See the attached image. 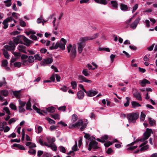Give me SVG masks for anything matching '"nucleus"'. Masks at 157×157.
Segmentation results:
<instances>
[{
	"instance_id": "nucleus-1",
	"label": "nucleus",
	"mask_w": 157,
	"mask_h": 157,
	"mask_svg": "<svg viewBox=\"0 0 157 157\" xmlns=\"http://www.w3.org/2000/svg\"><path fill=\"white\" fill-rule=\"evenodd\" d=\"M89 40L88 37H82L80 39L79 42L77 43L78 50L79 53H81L85 47L86 41Z\"/></svg>"
},
{
	"instance_id": "nucleus-2",
	"label": "nucleus",
	"mask_w": 157,
	"mask_h": 157,
	"mask_svg": "<svg viewBox=\"0 0 157 157\" xmlns=\"http://www.w3.org/2000/svg\"><path fill=\"white\" fill-rule=\"evenodd\" d=\"M80 126H81L80 128V130L82 131H83L86 128L87 124L86 123L84 124L83 122L81 120L76 122L75 124L70 125L69 128H70L76 127L79 128Z\"/></svg>"
},
{
	"instance_id": "nucleus-3",
	"label": "nucleus",
	"mask_w": 157,
	"mask_h": 157,
	"mask_svg": "<svg viewBox=\"0 0 157 157\" xmlns=\"http://www.w3.org/2000/svg\"><path fill=\"white\" fill-rule=\"evenodd\" d=\"M72 48L71 53H70V58L71 59H74L76 56V47L75 45L72 47V44H69L67 48V49L68 52L69 53L71 51V48Z\"/></svg>"
},
{
	"instance_id": "nucleus-4",
	"label": "nucleus",
	"mask_w": 157,
	"mask_h": 157,
	"mask_svg": "<svg viewBox=\"0 0 157 157\" xmlns=\"http://www.w3.org/2000/svg\"><path fill=\"white\" fill-rule=\"evenodd\" d=\"M139 116V114L137 113H131L128 114L127 118L129 122L134 123L136 122V120L138 118Z\"/></svg>"
},
{
	"instance_id": "nucleus-5",
	"label": "nucleus",
	"mask_w": 157,
	"mask_h": 157,
	"mask_svg": "<svg viewBox=\"0 0 157 157\" xmlns=\"http://www.w3.org/2000/svg\"><path fill=\"white\" fill-rule=\"evenodd\" d=\"M98 144V143L95 140L91 141L88 145V150L90 151L92 149L96 150L99 148Z\"/></svg>"
},
{
	"instance_id": "nucleus-6",
	"label": "nucleus",
	"mask_w": 157,
	"mask_h": 157,
	"mask_svg": "<svg viewBox=\"0 0 157 157\" xmlns=\"http://www.w3.org/2000/svg\"><path fill=\"white\" fill-rule=\"evenodd\" d=\"M153 132L151 129L147 128L145 132L143 134V137L144 140H147L151 136V134Z\"/></svg>"
},
{
	"instance_id": "nucleus-7",
	"label": "nucleus",
	"mask_w": 157,
	"mask_h": 157,
	"mask_svg": "<svg viewBox=\"0 0 157 157\" xmlns=\"http://www.w3.org/2000/svg\"><path fill=\"white\" fill-rule=\"evenodd\" d=\"M140 20V17H138L134 21L133 23L130 24V27L132 28L133 29H136Z\"/></svg>"
},
{
	"instance_id": "nucleus-8",
	"label": "nucleus",
	"mask_w": 157,
	"mask_h": 157,
	"mask_svg": "<svg viewBox=\"0 0 157 157\" xmlns=\"http://www.w3.org/2000/svg\"><path fill=\"white\" fill-rule=\"evenodd\" d=\"M53 61L52 58H48L46 59H44L41 61V63L43 66H45L46 64H48L52 63Z\"/></svg>"
},
{
	"instance_id": "nucleus-9",
	"label": "nucleus",
	"mask_w": 157,
	"mask_h": 157,
	"mask_svg": "<svg viewBox=\"0 0 157 157\" xmlns=\"http://www.w3.org/2000/svg\"><path fill=\"white\" fill-rule=\"evenodd\" d=\"M78 79L79 80H81L80 81L81 82H85L87 83H91L92 82L91 80L87 79L85 77L81 75H79L78 76Z\"/></svg>"
},
{
	"instance_id": "nucleus-10",
	"label": "nucleus",
	"mask_w": 157,
	"mask_h": 157,
	"mask_svg": "<svg viewBox=\"0 0 157 157\" xmlns=\"http://www.w3.org/2000/svg\"><path fill=\"white\" fill-rule=\"evenodd\" d=\"M28 58L27 60H23V64L25 65V64L27 63L28 62L32 63L34 62L35 60L34 57L31 56H30Z\"/></svg>"
},
{
	"instance_id": "nucleus-11",
	"label": "nucleus",
	"mask_w": 157,
	"mask_h": 157,
	"mask_svg": "<svg viewBox=\"0 0 157 157\" xmlns=\"http://www.w3.org/2000/svg\"><path fill=\"white\" fill-rule=\"evenodd\" d=\"M87 95L89 97H92L97 94L98 93L97 91L94 90H90L88 91H86Z\"/></svg>"
},
{
	"instance_id": "nucleus-12",
	"label": "nucleus",
	"mask_w": 157,
	"mask_h": 157,
	"mask_svg": "<svg viewBox=\"0 0 157 157\" xmlns=\"http://www.w3.org/2000/svg\"><path fill=\"white\" fill-rule=\"evenodd\" d=\"M61 41H62L63 44L59 43V47L61 49L64 50L65 49V45L67 43L66 40L63 38H62L61 39Z\"/></svg>"
},
{
	"instance_id": "nucleus-13",
	"label": "nucleus",
	"mask_w": 157,
	"mask_h": 157,
	"mask_svg": "<svg viewBox=\"0 0 157 157\" xmlns=\"http://www.w3.org/2000/svg\"><path fill=\"white\" fill-rule=\"evenodd\" d=\"M140 85L142 87L146 86V84H150V82L146 79L144 78L142 81H140Z\"/></svg>"
},
{
	"instance_id": "nucleus-14",
	"label": "nucleus",
	"mask_w": 157,
	"mask_h": 157,
	"mask_svg": "<svg viewBox=\"0 0 157 157\" xmlns=\"http://www.w3.org/2000/svg\"><path fill=\"white\" fill-rule=\"evenodd\" d=\"M17 49L19 52L25 53H27L25 46L22 45H19L17 47Z\"/></svg>"
},
{
	"instance_id": "nucleus-15",
	"label": "nucleus",
	"mask_w": 157,
	"mask_h": 157,
	"mask_svg": "<svg viewBox=\"0 0 157 157\" xmlns=\"http://www.w3.org/2000/svg\"><path fill=\"white\" fill-rule=\"evenodd\" d=\"M84 91L80 90L77 93V95L78 98L79 99H83L84 96Z\"/></svg>"
},
{
	"instance_id": "nucleus-16",
	"label": "nucleus",
	"mask_w": 157,
	"mask_h": 157,
	"mask_svg": "<svg viewBox=\"0 0 157 157\" xmlns=\"http://www.w3.org/2000/svg\"><path fill=\"white\" fill-rule=\"evenodd\" d=\"M12 147H16L19 149L21 150H25V147L22 145L19 144H14L12 146Z\"/></svg>"
},
{
	"instance_id": "nucleus-17",
	"label": "nucleus",
	"mask_w": 157,
	"mask_h": 157,
	"mask_svg": "<svg viewBox=\"0 0 157 157\" xmlns=\"http://www.w3.org/2000/svg\"><path fill=\"white\" fill-rule=\"evenodd\" d=\"M24 38V41L25 42V45L27 46H29L30 44H31L33 41L28 39L25 37H23Z\"/></svg>"
},
{
	"instance_id": "nucleus-18",
	"label": "nucleus",
	"mask_w": 157,
	"mask_h": 157,
	"mask_svg": "<svg viewBox=\"0 0 157 157\" xmlns=\"http://www.w3.org/2000/svg\"><path fill=\"white\" fill-rule=\"evenodd\" d=\"M131 104L132 108H135L136 107H141V105L138 102L134 101H132L131 102Z\"/></svg>"
},
{
	"instance_id": "nucleus-19",
	"label": "nucleus",
	"mask_w": 157,
	"mask_h": 157,
	"mask_svg": "<svg viewBox=\"0 0 157 157\" xmlns=\"http://www.w3.org/2000/svg\"><path fill=\"white\" fill-rule=\"evenodd\" d=\"M20 91H15L13 92V94L14 96L17 99H19L21 98Z\"/></svg>"
},
{
	"instance_id": "nucleus-20",
	"label": "nucleus",
	"mask_w": 157,
	"mask_h": 157,
	"mask_svg": "<svg viewBox=\"0 0 157 157\" xmlns=\"http://www.w3.org/2000/svg\"><path fill=\"white\" fill-rule=\"evenodd\" d=\"M20 37H21V36H17L16 37H14L13 38V42L16 45L19 44Z\"/></svg>"
},
{
	"instance_id": "nucleus-21",
	"label": "nucleus",
	"mask_w": 157,
	"mask_h": 157,
	"mask_svg": "<svg viewBox=\"0 0 157 157\" xmlns=\"http://www.w3.org/2000/svg\"><path fill=\"white\" fill-rule=\"evenodd\" d=\"M133 96L139 101L142 100L141 95L140 93H138L137 94L134 93L133 94Z\"/></svg>"
},
{
	"instance_id": "nucleus-22",
	"label": "nucleus",
	"mask_w": 157,
	"mask_h": 157,
	"mask_svg": "<svg viewBox=\"0 0 157 157\" xmlns=\"http://www.w3.org/2000/svg\"><path fill=\"white\" fill-rule=\"evenodd\" d=\"M1 94L4 96L5 97H7L8 95L9 92L6 90H1L0 91Z\"/></svg>"
},
{
	"instance_id": "nucleus-23",
	"label": "nucleus",
	"mask_w": 157,
	"mask_h": 157,
	"mask_svg": "<svg viewBox=\"0 0 157 157\" xmlns=\"http://www.w3.org/2000/svg\"><path fill=\"white\" fill-rule=\"evenodd\" d=\"M55 109L56 108L52 106L48 107L46 108V110L47 111L51 113H54L55 111Z\"/></svg>"
},
{
	"instance_id": "nucleus-24",
	"label": "nucleus",
	"mask_w": 157,
	"mask_h": 157,
	"mask_svg": "<svg viewBox=\"0 0 157 157\" xmlns=\"http://www.w3.org/2000/svg\"><path fill=\"white\" fill-rule=\"evenodd\" d=\"M95 2L104 5H106L107 2L106 0H94Z\"/></svg>"
},
{
	"instance_id": "nucleus-25",
	"label": "nucleus",
	"mask_w": 157,
	"mask_h": 157,
	"mask_svg": "<svg viewBox=\"0 0 157 157\" xmlns=\"http://www.w3.org/2000/svg\"><path fill=\"white\" fill-rule=\"evenodd\" d=\"M50 145L51 146V147H49L51 148L52 150L54 151H56L57 150V147L55 143H51Z\"/></svg>"
},
{
	"instance_id": "nucleus-26",
	"label": "nucleus",
	"mask_w": 157,
	"mask_h": 157,
	"mask_svg": "<svg viewBox=\"0 0 157 157\" xmlns=\"http://www.w3.org/2000/svg\"><path fill=\"white\" fill-rule=\"evenodd\" d=\"M148 121L149 124L151 126H153L154 124H156V121L155 120L152 119L151 117L149 118Z\"/></svg>"
},
{
	"instance_id": "nucleus-27",
	"label": "nucleus",
	"mask_w": 157,
	"mask_h": 157,
	"mask_svg": "<svg viewBox=\"0 0 157 157\" xmlns=\"http://www.w3.org/2000/svg\"><path fill=\"white\" fill-rule=\"evenodd\" d=\"M99 33H97L95 34H94L92 36H86L85 37H88L89 39V40H93L94 39L96 38H97L99 36Z\"/></svg>"
},
{
	"instance_id": "nucleus-28",
	"label": "nucleus",
	"mask_w": 157,
	"mask_h": 157,
	"mask_svg": "<svg viewBox=\"0 0 157 157\" xmlns=\"http://www.w3.org/2000/svg\"><path fill=\"white\" fill-rule=\"evenodd\" d=\"M121 9L123 10H126L128 9V7L127 5L121 3L120 4Z\"/></svg>"
},
{
	"instance_id": "nucleus-29",
	"label": "nucleus",
	"mask_w": 157,
	"mask_h": 157,
	"mask_svg": "<svg viewBox=\"0 0 157 157\" xmlns=\"http://www.w3.org/2000/svg\"><path fill=\"white\" fill-rule=\"evenodd\" d=\"M31 104L30 101V100H29L26 104V109L27 110H32V109L31 108Z\"/></svg>"
},
{
	"instance_id": "nucleus-30",
	"label": "nucleus",
	"mask_w": 157,
	"mask_h": 157,
	"mask_svg": "<svg viewBox=\"0 0 157 157\" xmlns=\"http://www.w3.org/2000/svg\"><path fill=\"white\" fill-rule=\"evenodd\" d=\"M3 53L5 58L7 59L9 58L10 55L8 54V52L5 49H3Z\"/></svg>"
},
{
	"instance_id": "nucleus-31",
	"label": "nucleus",
	"mask_w": 157,
	"mask_h": 157,
	"mask_svg": "<svg viewBox=\"0 0 157 157\" xmlns=\"http://www.w3.org/2000/svg\"><path fill=\"white\" fill-rule=\"evenodd\" d=\"M59 45V42H57L55 46H52L50 47V49L51 50L56 49H57Z\"/></svg>"
},
{
	"instance_id": "nucleus-32",
	"label": "nucleus",
	"mask_w": 157,
	"mask_h": 157,
	"mask_svg": "<svg viewBox=\"0 0 157 157\" xmlns=\"http://www.w3.org/2000/svg\"><path fill=\"white\" fill-rule=\"evenodd\" d=\"M126 98L127 100V101L126 103H124V105L125 107H127L129 105L130 98L128 97H126Z\"/></svg>"
},
{
	"instance_id": "nucleus-33",
	"label": "nucleus",
	"mask_w": 157,
	"mask_h": 157,
	"mask_svg": "<svg viewBox=\"0 0 157 157\" xmlns=\"http://www.w3.org/2000/svg\"><path fill=\"white\" fill-rule=\"evenodd\" d=\"M11 0H7L4 1L5 5L7 7L10 6L11 5Z\"/></svg>"
},
{
	"instance_id": "nucleus-34",
	"label": "nucleus",
	"mask_w": 157,
	"mask_h": 157,
	"mask_svg": "<svg viewBox=\"0 0 157 157\" xmlns=\"http://www.w3.org/2000/svg\"><path fill=\"white\" fill-rule=\"evenodd\" d=\"M111 4L114 8H116L117 7L118 4L116 1H112Z\"/></svg>"
},
{
	"instance_id": "nucleus-35",
	"label": "nucleus",
	"mask_w": 157,
	"mask_h": 157,
	"mask_svg": "<svg viewBox=\"0 0 157 157\" xmlns=\"http://www.w3.org/2000/svg\"><path fill=\"white\" fill-rule=\"evenodd\" d=\"M7 21L6 20H4L2 22V24L4 25L3 28L4 29H6L8 27V24Z\"/></svg>"
},
{
	"instance_id": "nucleus-36",
	"label": "nucleus",
	"mask_w": 157,
	"mask_h": 157,
	"mask_svg": "<svg viewBox=\"0 0 157 157\" xmlns=\"http://www.w3.org/2000/svg\"><path fill=\"white\" fill-rule=\"evenodd\" d=\"M20 25L23 27H24L26 25V23L22 19H20Z\"/></svg>"
},
{
	"instance_id": "nucleus-37",
	"label": "nucleus",
	"mask_w": 157,
	"mask_h": 157,
	"mask_svg": "<svg viewBox=\"0 0 157 157\" xmlns=\"http://www.w3.org/2000/svg\"><path fill=\"white\" fill-rule=\"evenodd\" d=\"M46 119L48 121L49 123L51 124H55L56 123V122L55 121H54L52 119L49 117H47L46 118Z\"/></svg>"
},
{
	"instance_id": "nucleus-38",
	"label": "nucleus",
	"mask_w": 157,
	"mask_h": 157,
	"mask_svg": "<svg viewBox=\"0 0 157 157\" xmlns=\"http://www.w3.org/2000/svg\"><path fill=\"white\" fill-rule=\"evenodd\" d=\"M34 58L36 60H38L39 61H40L42 59V57H40L39 54L35 55H34Z\"/></svg>"
},
{
	"instance_id": "nucleus-39",
	"label": "nucleus",
	"mask_w": 157,
	"mask_h": 157,
	"mask_svg": "<svg viewBox=\"0 0 157 157\" xmlns=\"http://www.w3.org/2000/svg\"><path fill=\"white\" fill-rule=\"evenodd\" d=\"M71 85L73 89H75L77 87V83L76 81H73L71 82Z\"/></svg>"
},
{
	"instance_id": "nucleus-40",
	"label": "nucleus",
	"mask_w": 157,
	"mask_h": 157,
	"mask_svg": "<svg viewBox=\"0 0 157 157\" xmlns=\"http://www.w3.org/2000/svg\"><path fill=\"white\" fill-rule=\"evenodd\" d=\"M78 116L75 114L73 115L72 116V121L73 122H75L77 120Z\"/></svg>"
},
{
	"instance_id": "nucleus-41",
	"label": "nucleus",
	"mask_w": 157,
	"mask_h": 157,
	"mask_svg": "<svg viewBox=\"0 0 157 157\" xmlns=\"http://www.w3.org/2000/svg\"><path fill=\"white\" fill-rule=\"evenodd\" d=\"M8 64L7 61L6 59H4L2 61V66L3 67H6Z\"/></svg>"
},
{
	"instance_id": "nucleus-42",
	"label": "nucleus",
	"mask_w": 157,
	"mask_h": 157,
	"mask_svg": "<svg viewBox=\"0 0 157 157\" xmlns=\"http://www.w3.org/2000/svg\"><path fill=\"white\" fill-rule=\"evenodd\" d=\"M3 81H0V87H2L3 85L5 86L7 83L6 81L5 78H3Z\"/></svg>"
},
{
	"instance_id": "nucleus-43",
	"label": "nucleus",
	"mask_w": 157,
	"mask_h": 157,
	"mask_svg": "<svg viewBox=\"0 0 157 157\" xmlns=\"http://www.w3.org/2000/svg\"><path fill=\"white\" fill-rule=\"evenodd\" d=\"M28 153L30 154L35 155L36 154V151L35 150L33 149H30V150L28 151Z\"/></svg>"
},
{
	"instance_id": "nucleus-44",
	"label": "nucleus",
	"mask_w": 157,
	"mask_h": 157,
	"mask_svg": "<svg viewBox=\"0 0 157 157\" xmlns=\"http://www.w3.org/2000/svg\"><path fill=\"white\" fill-rule=\"evenodd\" d=\"M149 148V146L148 145H146L142 147L140 149V151H144L145 150L148 149Z\"/></svg>"
},
{
	"instance_id": "nucleus-45",
	"label": "nucleus",
	"mask_w": 157,
	"mask_h": 157,
	"mask_svg": "<svg viewBox=\"0 0 157 157\" xmlns=\"http://www.w3.org/2000/svg\"><path fill=\"white\" fill-rule=\"evenodd\" d=\"M82 74L86 76H88L90 75V74L88 73L87 69H84L82 72Z\"/></svg>"
},
{
	"instance_id": "nucleus-46",
	"label": "nucleus",
	"mask_w": 157,
	"mask_h": 157,
	"mask_svg": "<svg viewBox=\"0 0 157 157\" xmlns=\"http://www.w3.org/2000/svg\"><path fill=\"white\" fill-rule=\"evenodd\" d=\"M3 110L5 111L6 113L8 115H10L11 113L9 110V109L7 107H5L3 108Z\"/></svg>"
},
{
	"instance_id": "nucleus-47",
	"label": "nucleus",
	"mask_w": 157,
	"mask_h": 157,
	"mask_svg": "<svg viewBox=\"0 0 157 157\" xmlns=\"http://www.w3.org/2000/svg\"><path fill=\"white\" fill-rule=\"evenodd\" d=\"M18 101L19 102V105H20V106L24 107L26 104V102H23L20 99L18 100Z\"/></svg>"
},
{
	"instance_id": "nucleus-48",
	"label": "nucleus",
	"mask_w": 157,
	"mask_h": 157,
	"mask_svg": "<svg viewBox=\"0 0 157 157\" xmlns=\"http://www.w3.org/2000/svg\"><path fill=\"white\" fill-rule=\"evenodd\" d=\"M51 116L52 118L55 120L59 119V115L58 114H52Z\"/></svg>"
},
{
	"instance_id": "nucleus-49",
	"label": "nucleus",
	"mask_w": 157,
	"mask_h": 157,
	"mask_svg": "<svg viewBox=\"0 0 157 157\" xmlns=\"http://www.w3.org/2000/svg\"><path fill=\"white\" fill-rule=\"evenodd\" d=\"M10 107L12 109L14 110H17L16 106L13 103H11L10 105Z\"/></svg>"
},
{
	"instance_id": "nucleus-50",
	"label": "nucleus",
	"mask_w": 157,
	"mask_h": 157,
	"mask_svg": "<svg viewBox=\"0 0 157 157\" xmlns=\"http://www.w3.org/2000/svg\"><path fill=\"white\" fill-rule=\"evenodd\" d=\"M60 151L63 153H65L66 152V150L65 148L62 146H59V147Z\"/></svg>"
},
{
	"instance_id": "nucleus-51",
	"label": "nucleus",
	"mask_w": 157,
	"mask_h": 157,
	"mask_svg": "<svg viewBox=\"0 0 157 157\" xmlns=\"http://www.w3.org/2000/svg\"><path fill=\"white\" fill-rule=\"evenodd\" d=\"M9 44L10 45V46L13 48V50H14L15 46V43H14V42H13L12 41L10 40L9 42Z\"/></svg>"
},
{
	"instance_id": "nucleus-52",
	"label": "nucleus",
	"mask_w": 157,
	"mask_h": 157,
	"mask_svg": "<svg viewBox=\"0 0 157 157\" xmlns=\"http://www.w3.org/2000/svg\"><path fill=\"white\" fill-rule=\"evenodd\" d=\"M72 151H76L78 150V148H77V144L76 142V144H75L72 147Z\"/></svg>"
},
{
	"instance_id": "nucleus-53",
	"label": "nucleus",
	"mask_w": 157,
	"mask_h": 157,
	"mask_svg": "<svg viewBox=\"0 0 157 157\" xmlns=\"http://www.w3.org/2000/svg\"><path fill=\"white\" fill-rule=\"evenodd\" d=\"M14 65L15 67H17L19 68L21 66V63L20 62H16L14 63Z\"/></svg>"
},
{
	"instance_id": "nucleus-54",
	"label": "nucleus",
	"mask_w": 157,
	"mask_h": 157,
	"mask_svg": "<svg viewBox=\"0 0 157 157\" xmlns=\"http://www.w3.org/2000/svg\"><path fill=\"white\" fill-rule=\"evenodd\" d=\"M4 47L6 49L9 51L13 50V47L9 45H6L4 46Z\"/></svg>"
},
{
	"instance_id": "nucleus-55",
	"label": "nucleus",
	"mask_w": 157,
	"mask_h": 157,
	"mask_svg": "<svg viewBox=\"0 0 157 157\" xmlns=\"http://www.w3.org/2000/svg\"><path fill=\"white\" fill-rule=\"evenodd\" d=\"M67 90V88L65 86H63L62 87L60 88V90L64 92H66Z\"/></svg>"
},
{
	"instance_id": "nucleus-56",
	"label": "nucleus",
	"mask_w": 157,
	"mask_h": 157,
	"mask_svg": "<svg viewBox=\"0 0 157 157\" xmlns=\"http://www.w3.org/2000/svg\"><path fill=\"white\" fill-rule=\"evenodd\" d=\"M146 117L145 114L143 113L142 112H141L140 116V119L141 120L143 121L145 119V118Z\"/></svg>"
},
{
	"instance_id": "nucleus-57",
	"label": "nucleus",
	"mask_w": 157,
	"mask_h": 157,
	"mask_svg": "<svg viewBox=\"0 0 157 157\" xmlns=\"http://www.w3.org/2000/svg\"><path fill=\"white\" fill-rule=\"evenodd\" d=\"M112 142H111L110 141H108L106 143H105L104 144V145L105 146V147H108L109 146L112 145Z\"/></svg>"
},
{
	"instance_id": "nucleus-58",
	"label": "nucleus",
	"mask_w": 157,
	"mask_h": 157,
	"mask_svg": "<svg viewBox=\"0 0 157 157\" xmlns=\"http://www.w3.org/2000/svg\"><path fill=\"white\" fill-rule=\"evenodd\" d=\"M66 107L65 106H62L59 107L58 108V109L59 111H65L66 110Z\"/></svg>"
},
{
	"instance_id": "nucleus-59",
	"label": "nucleus",
	"mask_w": 157,
	"mask_h": 157,
	"mask_svg": "<svg viewBox=\"0 0 157 157\" xmlns=\"http://www.w3.org/2000/svg\"><path fill=\"white\" fill-rule=\"evenodd\" d=\"M12 15L15 19H17L18 18V17L19 15V14L18 13H16L13 12L12 13Z\"/></svg>"
},
{
	"instance_id": "nucleus-60",
	"label": "nucleus",
	"mask_w": 157,
	"mask_h": 157,
	"mask_svg": "<svg viewBox=\"0 0 157 157\" xmlns=\"http://www.w3.org/2000/svg\"><path fill=\"white\" fill-rule=\"evenodd\" d=\"M84 137L86 139L89 140H91L90 135L87 133H85Z\"/></svg>"
},
{
	"instance_id": "nucleus-61",
	"label": "nucleus",
	"mask_w": 157,
	"mask_h": 157,
	"mask_svg": "<svg viewBox=\"0 0 157 157\" xmlns=\"http://www.w3.org/2000/svg\"><path fill=\"white\" fill-rule=\"evenodd\" d=\"M16 121L14 118H12L8 122V124H11L12 123L15 122Z\"/></svg>"
},
{
	"instance_id": "nucleus-62",
	"label": "nucleus",
	"mask_w": 157,
	"mask_h": 157,
	"mask_svg": "<svg viewBox=\"0 0 157 157\" xmlns=\"http://www.w3.org/2000/svg\"><path fill=\"white\" fill-rule=\"evenodd\" d=\"M23 107H18L19 111L20 113H22L25 111V109L23 108Z\"/></svg>"
},
{
	"instance_id": "nucleus-63",
	"label": "nucleus",
	"mask_w": 157,
	"mask_h": 157,
	"mask_svg": "<svg viewBox=\"0 0 157 157\" xmlns=\"http://www.w3.org/2000/svg\"><path fill=\"white\" fill-rule=\"evenodd\" d=\"M12 53L15 56L20 57L21 56V54L20 52H13Z\"/></svg>"
},
{
	"instance_id": "nucleus-64",
	"label": "nucleus",
	"mask_w": 157,
	"mask_h": 157,
	"mask_svg": "<svg viewBox=\"0 0 157 157\" xmlns=\"http://www.w3.org/2000/svg\"><path fill=\"white\" fill-rule=\"evenodd\" d=\"M28 56L27 55L25 54H22L21 56V59L22 60H24V59H25L28 58Z\"/></svg>"
}]
</instances>
